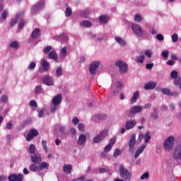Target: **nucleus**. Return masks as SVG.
Here are the masks:
<instances>
[{"label":"nucleus","instance_id":"obj_10","mask_svg":"<svg viewBox=\"0 0 181 181\" xmlns=\"http://www.w3.org/2000/svg\"><path fill=\"white\" fill-rule=\"evenodd\" d=\"M37 135H39V132H37V130L35 129L30 130L26 138L28 142L32 141V139H33V138H35V136H37Z\"/></svg>","mask_w":181,"mask_h":181},{"label":"nucleus","instance_id":"obj_58","mask_svg":"<svg viewBox=\"0 0 181 181\" xmlns=\"http://www.w3.org/2000/svg\"><path fill=\"white\" fill-rule=\"evenodd\" d=\"M86 127V125H84V124L83 123H80L78 124V129L80 130V131H84V128Z\"/></svg>","mask_w":181,"mask_h":181},{"label":"nucleus","instance_id":"obj_7","mask_svg":"<svg viewBox=\"0 0 181 181\" xmlns=\"http://www.w3.org/2000/svg\"><path fill=\"white\" fill-rule=\"evenodd\" d=\"M135 144H136V135L132 134L130 136V139L129 141V152H132L134 151V148H135Z\"/></svg>","mask_w":181,"mask_h":181},{"label":"nucleus","instance_id":"obj_24","mask_svg":"<svg viewBox=\"0 0 181 181\" xmlns=\"http://www.w3.org/2000/svg\"><path fill=\"white\" fill-rule=\"evenodd\" d=\"M142 106H134L130 110L131 114H138L142 111Z\"/></svg>","mask_w":181,"mask_h":181},{"label":"nucleus","instance_id":"obj_60","mask_svg":"<svg viewBox=\"0 0 181 181\" xmlns=\"http://www.w3.org/2000/svg\"><path fill=\"white\" fill-rule=\"evenodd\" d=\"M156 39H157L158 40H159L160 42H162V40H163V39H165V37L163 36L162 34H158V35H156Z\"/></svg>","mask_w":181,"mask_h":181},{"label":"nucleus","instance_id":"obj_56","mask_svg":"<svg viewBox=\"0 0 181 181\" xmlns=\"http://www.w3.org/2000/svg\"><path fill=\"white\" fill-rule=\"evenodd\" d=\"M35 67H36V63L33 62L28 66V70H33V69H35Z\"/></svg>","mask_w":181,"mask_h":181},{"label":"nucleus","instance_id":"obj_45","mask_svg":"<svg viewBox=\"0 0 181 181\" xmlns=\"http://www.w3.org/2000/svg\"><path fill=\"white\" fill-rule=\"evenodd\" d=\"M119 155H121V151H119V148H116L113 154L114 158H118Z\"/></svg>","mask_w":181,"mask_h":181},{"label":"nucleus","instance_id":"obj_15","mask_svg":"<svg viewBox=\"0 0 181 181\" xmlns=\"http://www.w3.org/2000/svg\"><path fill=\"white\" fill-rule=\"evenodd\" d=\"M123 84L121 82H117L116 83L112 84V91H113L114 94L119 93V90H121V87H122Z\"/></svg>","mask_w":181,"mask_h":181},{"label":"nucleus","instance_id":"obj_38","mask_svg":"<svg viewBox=\"0 0 181 181\" xmlns=\"http://www.w3.org/2000/svg\"><path fill=\"white\" fill-rule=\"evenodd\" d=\"M10 47H13L14 49H19V43L16 41L11 42L10 43Z\"/></svg>","mask_w":181,"mask_h":181},{"label":"nucleus","instance_id":"obj_61","mask_svg":"<svg viewBox=\"0 0 181 181\" xmlns=\"http://www.w3.org/2000/svg\"><path fill=\"white\" fill-rule=\"evenodd\" d=\"M6 128L7 129H12V128H13V124H12V122H8L6 124Z\"/></svg>","mask_w":181,"mask_h":181},{"label":"nucleus","instance_id":"obj_11","mask_svg":"<svg viewBox=\"0 0 181 181\" xmlns=\"http://www.w3.org/2000/svg\"><path fill=\"white\" fill-rule=\"evenodd\" d=\"M63 100V96L62 94H58L55 95L52 99V104L55 107H57V105H60L62 104V100Z\"/></svg>","mask_w":181,"mask_h":181},{"label":"nucleus","instance_id":"obj_17","mask_svg":"<svg viewBox=\"0 0 181 181\" xmlns=\"http://www.w3.org/2000/svg\"><path fill=\"white\" fill-rule=\"evenodd\" d=\"M157 91H161L163 94L165 95H168V97L173 96V94L170 91V89L169 88H156Z\"/></svg>","mask_w":181,"mask_h":181},{"label":"nucleus","instance_id":"obj_63","mask_svg":"<svg viewBox=\"0 0 181 181\" xmlns=\"http://www.w3.org/2000/svg\"><path fill=\"white\" fill-rule=\"evenodd\" d=\"M153 67V63L151 64H147L146 65V69H148V70H152V68Z\"/></svg>","mask_w":181,"mask_h":181},{"label":"nucleus","instance_id":"obj_1","mask_svg":"<svg viewBox=\"0 0 181 181\" xmlns=\"http://www.w3.org/2000/svg\"><path fill=\"white\" fill-rule=\"evenodd\" d=\"M119 172L122 179H124V180H131V177H132V173H131L128 169H125V168H124V165H119Z\"/></svg>","mask_w":181,"mask_h":181},{"label":"nucleus","instance_id":"obj_20","mask_svg":"<svg viewBox=\"0 0 181 181\" xmlns=\"http://www.w3.org/2000/svg\"><path fill=\"white\" fill-rule=\"evenodd\" d=\"M170 78L174 81V84L175 86H178L180 83V79L177 78V71H173L170 74ZM177 78V79H176Z\"/></svg>","mask_w":181,"mask_h":181},{"label":"nucleus","instance_id":"obj_48","mask_svg":"<svg viewBox=\"0 0 181 181\" xmlns=\"http://www.w3.org/2000/svg\"><path fill=\"white\" fill-rule=\"evenodd\" d=\"M152 51L147 49L145 51V55L146 56V57H148V59H151L152 57Z\"/></svg>","mask_w":181,"mask_h":181},{"label":"nucleus","instance_id":"obj_41","mask_svg":"<svg viewBox=\"0 0 181 181\" xmlns=\"http://www.w3.org/2000/svg\"><path fill=\"white\" fill-rule=\"evenodd\" d=\"M66 16H71L73 15V11L70 7H67L65 13Z\"/></svg>","mask_w":181,"mask_h":181},{"label":"nucleus","instance_id":"obj_46","mask_svg":"<svg viewBox=\"0 0 181 181\" xmlns=\"http://www.w3.org/2000/svg\"><path fill=\"white\" fill-rule=\"evenodd\" d=\"M8 16V11L4 10L1 14V18L3 21H6V18Z\"/></svg>","mask_w":181,"mask_h":181},{"label":"nucleus","instance_id":"obj_57","mask_svg":"<svg viewBox=\"0 0 181 181\" xmlns=\"http://www.w3.org/2000/svg\"><path fill=\"white\" fill-rule=\"evenodd\" d=\"M30 107H34V108H37V103L35 102V100H31L30 102Z\"/></svg>","mask_w":181,"mask_h":181},{"label":"nucleus","instance_id":"obj_49","mask_svg":"<svg viewBox=\"0 0 181 181\" xmlns=\"http://www.w3.org/2000/svg\"><path fill=\"white\" fill-rule=\"evenodd\" d=\"M172 40L173 42H176L179 40V36L177 35V33H174L173 35H172Z\"/></svg>","mask_w":181,"mask_h":181},{"label":"nucleus","instance_id":"obj_44","mask_svg":"<svg viewBox=\"0 0 181 181\" xmlns=\"http://www.w3.org/2000/svg\"><path fill=\"white\" fill-rule=\"evenodd\" d=\"M26 23L25 22L24 19H21L19 23H18V28L19 29H23V26H25V24Z\"/></svg>","mask_w":181,"mask_h":181},{"label":"nucleus","instance_id":"obj_55","mask_svg":"<svg viewBox=\"0 0 181 181\" xmlns=\"http://www.w3.org/2000/svg\"><path fill=\"white\" fill-rule=\"evenodd\" d=\"M117 142V137H113L110 139L109 145H114Z\"/></svg>","mask_w":181,"mask_h":181},{"label":"nucleus","instance_id":"obj_53","mask_svg":"<svg viewBox=\"0 0 181 181\" xmlns=\"http://www.w3.org/2000/svg\"><path fill=\"white\" fill-rule=\"evenodd\" d=\"M151 118H153V119H158V112L154 110V112L151 113Z\"/></svg>","mask_w":181,"mask_h":181},{"label":"nucleus","instance_id":"obj_47","mask_svg":"<svg viewBox=\"0 0 181 181\" xmlns=\"http://www.w3.org/2000/svg\"><path fill=\"white\" fill-rule=\"evenodd\" d=\"M111 149H112V146H111V144H108L105 147L104 151L106 153H108Z\"/></svg>","mask_w":181,"mask_h":181},{"label":"nucleus","instance_id":"obj_22","mask_svg":"<svg viewBox=\"0 0 181 181\" xmlns=\"http://www.w3.org/2000/svg\"><path fill=\"white\" fill-rule=\"evenodd\" d=\"M135 125H136V122L135 120H128L126 122L125 127L126 129H132Z\"/></svg>","mask_w":181,"mask_h":181},{"label":"nucleus","instance_id":"obj_35","mask_svg":"<svg viewBox=\"0 0 181 181\" xmlns=\"http://www.w3.org/2000/svg\"><path fill=\"white\" fill-rule=\"evenodd\" d=\"M96 118L101 120L107 119V115L99 113L96 115Z\"/></svg>","mask_w":181,"mask_h":181},{"label":"nucleus","instance_id":"obj_51","mask_svg":"<svg viewBox=\"0 0 181 181\" xmlns=\"http://www.w3.org/2000/svg\"><path fill=\"white\" fill-rule=\"evenodd\" d=\"M144 60H145V55H141V56L137 57L136 62L138 63H144Z\"/></svg>","mask_w":181,"mask_h":181},{"label":"nucleus","instance_id":"obj_4","mask_svg":"<svg viewBox=\"0 0 181 181\" xmlns=\"http://www.w3.org/2000/svg\"><path fill=\"white\" fill-rule=\"evenodd\" d=\"M132 29L135 33V35H137V36H139L140 37H142L144 35H146V32L142 29V27L138 24H133L132 25Z\"/></svg>","mask_w":181,"mask_h":181},{"label":"nucleus","instance_id":"obj_50","mask_svg":"<svg viewBox=\"0 0 181 181\" xmlns=\"http://www.w3.org/2000/svg\"><path fill=\"white\" fill-rule=\"evenodd\" d=\"M90 15V11L86 10L81 13V16H84L85 18H87Z\"/></svg>","mask_w":181,"mask_h":181},{"label":"nucleus","instance_id":"obj_31","mask_svg":"<svg viewBox=\"0 0 181 181\" xmlns=\"http://www.w3.org/2000/svg\"><path fill=\"white\" fill-rule=\"evenodd\" d=\"M29 169L30 172H36L37 170L39 172V166L36 165L35 163L30 165Z\"/></svg>","mask_w":181,"mask_h":181},{"label":"nucleus","instance_id":"obj_16","mask_svg":"<svg viewBox=\"0 0 181 181\" xmlns=\"http://www.w3.org/2000/svg\"><path fill=\"white\" fill-rule=\"evenodd\" d=\"M42 83L46 86H53V78L50 76H46L43 78Z\"/></svg>","mask_w":181,"mask_h":181},{"label":"nucleus","instance_id":"obj_12","mask_svg":"<svg viewBox=\"0 0 181 181\" xmlns=\"http://www.w3.org/2000/svg\"><path fill=\"white\" fill-rule=\"evenodd\" d=\"M9 181H22L23 180V175L22 174H11L8 176Z\"/></svg>","mask_w":181,"mask_h":181},{"label":"nucleus","instance_id":"obj_62","mask_svg":"<svg viewBox=\"0 0 181 181\" xmlns=\"http://www.w3.org/2000/svg\"><path fill=\"white\" fill-rule=\"evenodd\" d=\"M16 23H18V21L16 20V18H13L11 21V26H15Z\"/></svg>","mask_w":181,"mask_h":181},{"label":"nucleus","instance_id":"obj_40","mask_svg":"<svg viewBox=\"0 0 181 181\" xmlns=\"http://www.w3.org/2000/svg\"><path fill=\"white\" fill-rule=\"evenodd\" d=\"M0 101L1 103H3V104H6V103H8V96L6 95H3L1 97Z\"/></svg>","mask_w":181,"mask_h":181},{"label":"nucleus","instance_id":"obj_18","mask_svg":"<svg viewBox=\"0 0 181 181\" xmlns=\"http://www.w3.org/2000/svg\"><path fill=\"white\" fill-rule=\"evenodd\" d=\"M48 58L50 59L51 60H54V62H57L59 60V57L57 56V53L54 49L52 50L48 54Z\"/></svg>","mask_w":181,"mask_h":181},{"label":"nucleus","instance_id":"obj_36","mask_svg":"<svg viewBox=\"0 0 181 181\" xmlns=\"http://www.w3.org/2000/svg\"><path fill=\"white\" fill-rule=\"evenodd\" d=\"M134 21L135 22H142V16L139 13H136L134 16Z\"/></svg>","mask_w":181,"mask_h":181},{"label":"nucleus","instance_id":"obj_64","mask_svg":"<svg viewBox=\"0 0 181 181\" xmlns=\"http://www.w3.org/2000/svg\"><path fill=\"white\" fill-rule=\"evenodd\" d=\"M72 122L73 124H74L75 125H77V124H78V122H80V120H78V118L77 117H74L72 119Z\"/></svg>","mask_w":181,"mask_h":181},{"label":"nucleus","instance_id":"obj_59","mask_svg":"<svg viewBox=\"0 0 181 181\" xmlns=\"http://www.w3.org/2000/svg\"><path fill=\"white\" fill-rule=\"evenodd\" d=\"M43 117H45V109H41L39 111V117L40 118H43Z\"/></svg>","mask_w":181,"mask_h":181},{"label":"nucleus","instance_id":"obj_19","mask_svg":"<svg viewBox=\"0 0 181 181\" xmlns=\"http://www.w3.org/2000/svg\"><path fill=\"white\" fill-rule=\"evenodd\" d=\"M86 142H87V136H86L85 134H81L78 136V139L77 141L78 145H79V146H83V145H84Z\"/></svg>","mask_w":181,"mask_h":181},{"label":"nucleus","instance_id":"obj_2","mask_svg":"<svg viewBox=\"0 0 181 181\" xmlns=\"http://www.w3.org/2000/svg\"><path fill=\"white\" fill-rule=\"evenodd\" d=\"M175 144V137L173 136H169L164 142L163 148L166 151H171Z\"/></svg>","mask_w":181,"mask_h":181},{"label":"nucleus","instance_id":"obj_32","mask_svg":"<svg viewBox=\"0 0 181 181\" xmlns=\"http://www.w3.org/2000/svg\"><path fill=\"white\" fill-rule=\"evenodd\" d=\"M81 26H84L85 28H90L91 26V22L88 21H83L80 23Z\"/></svg>","mask_w":181,"mask_h":181},{"label":"nucleus","instance_id":"obj_30","mask_svg":"<svg viewBox=\"0 0 181 181\" xmlns=\"http://www.w3.org/2000/svg\"><path fill=\"white\" fill-rule=\"evenodd\" d=\"M43 169H49V165L46 162H42L39 166V172L43 170Z\"/></svg>","mask_w":181,"mask_h":181},{"label":"nucleus","instance_id":"obj_52","mask_svg":"<svg viewBox=\"0 0 181 181\" xmlns=\"http://www.w3.org/2000/svg\"><path fill=\"white\" fill-rule=\"evenodd\" d=\"M161 54L163 59H168L169 57V51H163Z\"/></svg>","mask_w":181,"mask_h":181},{"label":"nucleus","instance_id":"obj_27","mask_svg":"<svg viewBox=\"0 0 181 181\" xmlns=\"http://www.w3.org/2000/svg\"><path fill=\"white\" fill-rule=\"evenodd\" d=\"M138 97H139V92L136 91L131 98V104H135V103H136V100H138Z\"/></svg>","mask_w":181,"mask_h":181},{"label":"nucleus","instance_id":"obj_21","mask_svg":"<svg viewBox=\"0 0 181 181\" xmlns=\"http://www.w3.org/2000/svg\"><path fill=\"white\" fill-rule=\"evenodd\" d=\"M71 170H73V165L71 164H65L63 167V172L66 173V175H70L71 173Z\"/></svg>","mask_w":181,"mask_h":181},{"label":"nucleus","instance_id":"obj_25","mask_svg":"<svg viewBox=\"0 0 181 181\" xmlns=\"http://www.w3.org/2000/svg\"><path fill=\"white\" fill-rule=\"evenodd\" d=\"M145 148H146L145 145H142L141 146L139 147L134 155L135 159H136L141 155V153L144 152Z\"/></svg>","mask_w":181,"mask_h":181},{"label":"nucleus","instance_id":"obj_5","mask_svg":"<svg viewBox=\"0 0 181 181\" xmlns=\"http://www.w3.org/2000/svg\"><path fill=\"white\" fill-rule=\"evenodd\" d=\"M108 135V131L103 130L100 134H98L93 139V144H100Z\"/></svg>","mask_w":181,"mask_h":181},{"label":"nucleus","instance_id":"obj_42","mask_svg":"<svg viewBox=\"0 0 181 181\" xmlns=\"http://www.w3.org/2000/svg\"><path fill=\"white\" fill-rule=\"evenodd\" d=\"M141 180H145V179H149V173H144L140 177Z\"/></svg>","mask_w":181,"mask_h":181},{"label":"nucleus","instance_id":"obj_37","mask_svg":"<svg viewBox=\"0 0 181 181\" xmlns=\"http://www.w3.org/2000/svg\"><path fill=\"white\" fill-rule=\"evenodd\" d=\"M56 74L57 77H60V76L63 74V69H62V67L59 66L58 68H57Z\"/></svg>","mask_w":181,"mask_h":181},{"label":"nucleus","instance_id":"obj_9","mask_svg":"<svg viewBox=\"0 0 181 181\" xmlns=\"http://www.w3.org/2000/svg\"><path fill=\"white\" fill-rule=\"evenodd\" d=\"M98 66H100V62H94L93 63L90 64L89 71L92 76H94L97 71V69H98Z\"/></svg>","mask_w":181,"mask_h":181},{"label":"nucleus","instance_id":"obj_29","mask_svg":"<svg viewBox=\"0 0 181 181\" xmlns=\"http://www.w3.org/2000/svg\"><path fill=\"white\" fill-rule=\"evenodd\" d=\"M99 21L100 23H108V17L107 16H100Z\"/></svg>","mask_w":181,"mask_h":181},{"label":"nucleus","instance_id":"obj_14","mask_svg":"<svg viewBox=\"0 0 181 181\" xmlns=\"http://www.w3.org/2000/svg\"><path fill=\"white\" fill-rule=\"evenodd\" d=\"M41 66H42V73H48L49 69H50V64L46 61V59L41 60Z\"/></svg>","mask_w":181,"mask_h":181},{"label":"nucleus","instance_id":"obj_23","mask_svg":"<svg viewBox=\"0 0 181 181\" xmlns=\"http://www.w3.org/2000/svg\"><path fill=\"white\" fill-rule=\"evenodd\" d=\"M156 87V83L150 81L145 84L144 88L145 90H153Z\"/></svg>","mask_w":181,"mask_h":181},{"label":"nucleus","instance_id":"obj_54","mask_svg":"<svg viewBox=\"0 0 181 181\" xmlns=\"http://www.w3.org/2000/svg\"><path fill=\"white\" fill-rule=\"evenodd\" d=\"M42 145L43 146V149L44 151H47V141H46V140H42Z\"/></svg>","mask_w":181,"mask_h":181},{"label":"nucleus","instance_id":"obj_13","mask_svg":"<svg viewBox=\"0 0 181 181\" xmlns=\"http://www.w3.org/2000/svg\"><path fill=\"white\" fill-rule=\"evenodd\" d=\"M173 158L176 160H180L181 159V145H178L174 151Z\"/></svg>","mask_w":181,"mask_h":181},{"label":"nucleus","instance_id":"obj_8","mask_svg":"<svg viewBox=\"0 0 181 181\" xmlns=\"http://www.w3.org/2000/svg\"><path fill=\"white\" fill-rule=\"evenodd\" d=\"M31 162L35 164L40 165L42 163V157L40 153H34L30 156Z\"/></svg>","mask_w":181,"mask_h":181},{"label":"nucleus","instance_id":"obj_6","mask_svg":"<svg viewBox=\"0 0 181 181\" xmlns=\"http://www.w3.org/2000/svg\"><path fill=\"white\" fill-rule=\"evenodd\" d=\"M43 6H45V1H41L37 3L31 9V13L33 15H36L40 11L43 9Z\"/></svg>","mask_w":181,"mask_h":181},{"label":"nucleus","instance_id":"obj_28","mask_svg":"<svg viewBox=\"0 0 181 181\" xmlns=\"http://www.w3.org/2000/svg\"><path fill=\"white\" fill-rule=\"evenodd\" d=\"M115 40H116V42H117V43H119V45H120V46H125V45H126L125 40H124L120 37L115 36Z\"/></svg>","mask_w":181,"mask_h":181},{"label":"nucleus","instance_id":"obj_43","mask_svg":"<svg viewBox=\"0 0 181 181\" xmlns=\"http://www.w3.org/2000/svg\"><path fill=\"white\" fill-rule=\"evenodd\" d=\"M52 49H53L52 46L46 47L43 50L45 54H48L49 52H52Z\"/></svg>","mask_w":181,"mask_h":181},{"label":"nucleus","instance_id":"obj_3","mask_svg":"<svg viewBox=\"0 0 181 181\" xmlns=\"http://www.w3.org/2000/svg\"><path fill=\"white\" fill-rule=\"evenodd\" d=\"M115 66L119 67V72L122 74H125L128 71V65L122 60L117 61Z\"/></svg>","mask_w":181,"mask_h":181},{"label":"nucleus","instance_id":"obj_26","mask_svg":"<svg viewBox=\"0 0 181 181\" xmlns=\"http://www.w3.org/2000/svg\"><path fill=\"white\" fill-rule=\"evenodd\" d=\"M33 39H37L39 36H40V28H35L31 35Z\"/></svg>","mask_w":181,"mask_h":181},{"label":"nucleus","instance_id":"obj_33","mask_svg":"<svg viewBox=\"0 0 181 181\" xmlns=\"http://www.w3.org/2000/svg\"><path fill=\"white\" fill-rule=\"evenodd\" d=\"M151 132H147L145 135H144V141H145V144H148L149 142V141H151Z\"/></svg>","mask_w":181,"mask_h":181},{"label":"nucleus","instance_id":"obj_39","mask_svg":"<svg viewBox=\"0 0 181 181\" xmlns=\"http://www.w3.org/2000/svg\"><path fill=\"white\" fill-rule=\"evenodd\" d=\"M43 91V89L42 88V86H37L35 89V94H40Z\"/></svg>","mask_w":181,"mask_h":181},{"label":"nucleus","instance_id":"obj_34","mask_svg":"<svg viewBox=\"0 0 181 181\" xmlns=\"http://www.w3.org/2000/svg\"><path fill=\"white\" fill-rule=\"evenodd\" d=\"M36 151V146L34 144H31L29 147L28 152L32 155H35Z\"/></svg>","mask_w":181,"mask_h":181}]
</instances>
